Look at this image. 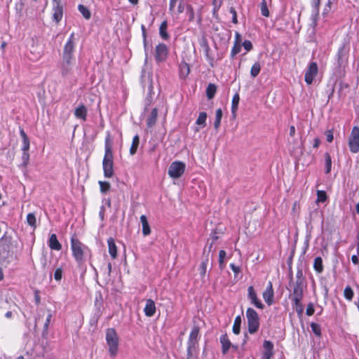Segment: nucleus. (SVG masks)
Wrapping results in <instances>:
<instances>
[{
	"label": "nucleus",
	"instance_id": "nucleus-54",
	"mask_svg": "<svg viewBox=\"0 0 359 359\" xmlns=\"http://www.w3.org/2000/svg\"><path fill=\"white\" fill-rule=\"evenodd\" d=\"M223 0H213L214 13L217 12L222 4Z\"/></svg>",
	"mask_w": 359,
	"mask_h": 359
},
{
	"label": "nucleus",
	"instance_id": "nucleus-59",
	"mask_svg": "<svg viewBox=\"0 0 359 359\" xmlns=\"http://www.w3.org/2000/svg\"><path fill=\"white\" fill-rule=\"evenodd\" d=\"M230 268L233 271V272L235 273V275L238 274L241 271V267L238 266H236L234 264H230Z\"/></svg>",
	"mask_w": 359,
	"mask_h": 359
},
{
	"label": "nucleus",
	"instance_id": "nucleus-45",
	"mask_svg": "<svg viewBox=\"0 0 359 359\" xmlns=\"http://www.w3.org/2000/svg\"><path fill=\"white\" fill-rule=\"evenodd\" d=\"M226 256V252L224 250H221L219 252V266L220 269L224 268V259Z\"/></svg>",
	"mask_w": 359,
	"mask_h": 359
},
{
	"label": "nucleus",
	"instance_id": "nucleus-31",
	"mask_svg": "<svg viewBox=\"0 0 359 359\" xmlns=\"http://www.w3.org/2000/svg\"><path fill=\"white\" fill-rule=\"evenodd\" d=\"M240 101V96L238 93L234 94L231 102V113L233 116H236V113L238 108V104Z\"/></svg>",
	"mask_w": 359,
	"mask_h": 359
},
{
	"label": "nucleus",
	"instance_id": "nucleus-2",
	"mask_svg": "<svg viewBox=\"0 0 359 359\" xmlns=\"http://www.w3.org/2000/svg\"><path fill=\"white\" fill-rule=\"evenodd\" d=\"M102 169L105 177L111 178L114 176L113 141L109 132H107L104 140V155L102 159Z\"/></svg>",
	"mask_w": 359,
	"mask_h": 359
},
{
	"label": "nucleus",
	"instance_id": "nucleus-16",
	"mask_svg": "<svg viewBox=\"0 0 359 359\" xmlns=\"http://www.w3.org/2000/svg\"><path fill=\"white\" fill-rule=\"evenodd\" d=\"M74 116L76 118L86 121L88 116V109L83 104H79L74 110Z\"/></svg>",
	"mask_w": 359,
	"mask_h": 359
},
{
	"label": "nucleus",
	"instance_id": "nucleus-53",
	"mask_svg": "<svg viewBox=\"0 0 359 359\" xmlns=\"http://www.w3.org/2000/svg\"><path fill=\"white\" fill-rule=\"evenodd\" d=\"M242 46L244 47V48L246 50V51H250L252 49V43L249 40H245L243 43H242Z\"/></svg>",
	"mask_w": 359,
	"mask_h": 359
},
{
	"label": "nucleus",
	"instance_id": "nucleus-44",
	"mask_svg": "<svg viewBox=\"0 0 359 359\" xmlns=\"http://www.w3.org/2000/svg\"><path fill=\"white\" fill-rule=\"evenodd\" d=\"M186 11H187V15L189 17V21L193 22L194 20V18H195L194 10L193 6L190 4H187L186 5Z\"/></svg>",
	"mask_w": 359,
	"mask_h": 359
},
{
	"label": "nucleus",
	"instance_id": "nucleus-46",
	"mask_svg": "<svg viewBox=\"0 0 359 359\" xmlns=\"http://www.w3.org/2000/svg\"><path fill=\"white\" fill-rule=\"evenodd\" d=\"M311 328L312 330V332L317 336L320 337L322 334L321 332V327L320 325L316 323H311Z\"/></svg>",
	"mask_w": 359,
	"mask_h": 359
},
{
	"label": "nucleus",
	"instance_id": "nucleus-22",
	"mask_svg": "<svg viewBox=\"0 0 359 359\" xmlns=\"http://www.w3.org/2000/svg\"><path fill=\"white\" fill-rule=\"evenodd\" d=\"M107 245L109 255L112 259H116L118 253L114 239L111 237L107 239Z\"/></svg>",
	"mask_w": 359,
	"mask_h": 359
},
{
	"label": "nucleus",
	"instance_id": "nucleus-34",
	"mask_svg": "<svg viewBox=\"0 0 359 359\" xmlns=\"http://www.w3.org/2000/svg\"><path fill=\"white\" fill-rule=\"evenodd\" d=\"M241 317L240 316H236L232 327V331L235 334H238L241 332Z\"/></svg>",
	"mask_w": 359,
	"mask_h": 359
},
{
	"label": "nucleus",
	"instance_id": "nucleus-61",
	"mask_svg": "<svg viewBox=\"0 0 359 359\" xmlns=\"http://www.w3.org/2000/svg\"><path fill=\"white\" fill-rule=\"evenodd\" d=\"M333 139H334V136H333V133L332 131H328L327 133H326V140L328 142H332L333 141Z\"/></svg>",
	"mask_w": 359,
	"mask_h": 359
},
{
	"label": "nucleus",
	"instance_id": "nucleus-7",
	"mask_svg": "<svg viewBox=\"0 0 359 359\" xmlns=\"http://www.w3.org/2000/svg\"><path fill=\"white\" fill-rule=\"evenodd\" d=\"M168 47L163 43H158L155 48L154 59L157 64L166 61L168 56Z\"/></svg>",
	"mask_w": 359,
	"mask_h": 359
},
{
	"label": "nucleus",
	"instance_id": "nucleus-8",
	"mask_svg": "<svg viewBox=\"0 0 359 359\" xmlns=\"http://www.w3.org/2000/svg\"><path fill=\"white\" fill-rule=\"evenodd\" d=\"M348 146L350 151L353 153L359 151V127L354 126L352 128L351 135L348 140Z\"/></svg>",
	"mask_w": 359,
	"mask_h": 359
},
{
	"label": "nucleus",
	"instance_id": "nucleus-5",
	"mask_svg": "<svg viewBox=\"0 0 359 359\" xmlns=\"http://www.w3.org/2000/svg\"><path fill=\"white\" fill-rule=\"evenodd\" d=\"M248 321V330L251 334L256 333L259 328V317L257 312L252 308H248L246 311Z\"/></svg>",
	"mask_w": 359,
	"mask_h": 359
},
{
	"label": "nucleus",
	"instance_id": "nucleus-36",
	"mask_svg": "<svg viewBox=\"0 0 359 359\" xmlns=\"http://www.w3.org/2000/svg\"><path fill=\"white\" fill-rule=\"evenodd\" d=\"M261 71V65L259 62H255L250 69V75L255 78L257 76Z\"/></svg>",
	"mask_w": 359,
	"mask_h": 359
},
{
	"label": "nucleus",
	"instance_id": "nucleus-50",
	"mask_svg": "<svg viewBox=\"0 0 359 359\" xmlns=\"http://www.w3.org/2000/svg\"><path fill=\"white\" fill-rule=\"evenodd\" d=\"M63 270L62 268H57L54 273V278L56 281H60L62 278Z\"/></svg>",
	"mask_w": 359,
	"mask_h": 359
},
{
	"label": "nucleus",
	"instance_id": "nucleus-62",
	"mask_svg": "<svg viewBox=\"0 0 359 359\" xmlns=\"http://www.w3.org/2000/svg\"><path fill=\"white\" fill-rule=\"evenodd\" d=\"M311 4L316 9L318 10L320 4V0H311Z\"/></svg>",
	"mask_w": 359,
	"mask_h": 359
},
{
	"label": "nucleus",
	"instance_id": "nucleus-58",
	"mask_svg": "<svg viewBox=\"0 0 359 359\" xmlns=\"http://www.w3.org/2000/svg\"><path fill=\"white\" fill-rule=\"evenodd\" d=\"M22 158L23 160V163L25 165H26L28 162H29V154L28 151H23L22 153Z\"/></svg>",
	"mask_w": 359,
	"mask_h": 359
},
{
	"label": "nucleus",
	"instance_id": "nucleus-27",
	"mask_svg": "<svg viewBox=\"0 0 359 359\" xmlns=\"http://www.w3.org/2000/svg\"><path fill=\"white\" fill-rule=\"evenodd\" d=\"M157 117H158V110L156 108H154L151 110V114L147 118V127H149V128L153 127L156 123Z\"/></svg>",
	"mask_w": 359,
	"mask_h": 359
},
{
	"label": "nucleus",
	"instance_id": "nucleus-29",
	"mask_svg": "<svg viewBox=\"0 0 359 359\" xmlns=\"http://www.w3.org/2000/svg\"><path fill=\"white\" fill-rule=\"evenodd\" d=\"M222 116H223L222 109L221 108L217 109L216 110L215 118V121H214V128L216 131H217L220 127Z\"/></svg>",
	"mask_w": 359,
	"mask_h": 359
},
{
	"label": "nucleus",
	"instance_id": "nucleus-10",
	"mask_svg": "<svg viewBox=\"0 0 359 359\" xmlns=\"http://www.w3.org/2000/svg\"><path fill=\"white\" fill-rule=\"evenodd\" d=\"M248 297L250 300L251 304H252L256 308L259 309H263L264 308V305L258 298L257 292L254 287L252 285L249 286L248 288Z\"/></svg>",
	"mask_w": 359,
	"mask_h": 359
},
{
	"label": "nucleus",
	"instance_id": "nucleus-6",
	"mask_svg": "<svg viewBox=\"0 0 359 359\" xmlns=\"http://www.w3.org/2000/svg\"><path fill=\"white\" fill-rule=\"evenodd\" d=\"M186 165L182 161L172 162L168 168V175L174 179L180 178L184 172Z\"/></svg>",
	"mask_w": 359,
	"mask_h": 359
},
{
	"label": "nucleus",
	"instance_id": "nucleus-52",
	"mask_svg": "<svg viewBox=\"0 0 359 359\" xmlns=\"http://www.w3.org/2000/svg\"><path fill=\"white\" fill-rule=\"evenodd\" d=\"M230 13L232 15V22L233 24L238 23L237 13L233 7H231L229 9Z\"/></svg>",
	"mask_w": 359,
	"mask_h": 359
},
{
	"label": "nucleus",
	"instance_id": "nucleus-14",
	"mask_svg": "<svg viewBox=\"0 0 359 359\" xmlns=\"http://www.w3.org/2000/svg\"><path fill=\"white\" fill-rule=\"evenodd\" d=\"M53 6V20L58 23L63 16V7L60 4V0H54Z\"/></svg>",
	"mask_w": 359,
	"mask_h": 359
},
{
	"label": "nucleus",
	"instance_id": "nucleus-43",
	"mask_svg": "<svg viewBox=\"0 0 359 359\" xmlns=\"http://www.w3.org/2000/svg\"><path fill=\"white\" fill-rule=\"evenodd\" d=\"M354 292L351 286H346L344 290V297L348 301H351L353 298Z\"/></svg>",
	"mask_w": 359,
	"mask_h": 359
},
{
	"label": "nucleus",
	"instance_id": "nucleus-9",
	"mask_svg": "<svg viewBox=\"0 0 359 359\" xmlns=\"http://www.w3.org/2000/svg\"><path fill=\"white\" fill-rule=\"evenodd\" d=\"M318 72V65L316 62H311L309 63V67L306 71L304 80L308 85H311L315 77L317 76Z\"/></svg>",
	"mask_w": 359,
	"mask_h": 359
},
{
	"label": "nucleus",
	"instance_id": "nucleus-18",
	"mask_svg": "<svg viewBox=\"0 0 359 359\" xmlns=\"http://www.w3.org/2000/svg\"><path fill=\"white\" fill-rule=\"evenodd\" d=\"M198 345L187 344V359H198Z\"/></svg>",
	"mask_w": 359,
	"mask_h": 359
},
{
	"label": "nucleus",
	"instance_id": "nucleus-57",
	"mask_svg": "<svg viewBox=\"0 0 359 359\" xmlns=\"http://www.w3.org/2000/svg\"><path fill=\"white\" fill-rule=\"evenodd\" d=\"M30 52L32 54L34 55L35 59H39L42 56V54H43V52L41 50H36V48L34 50L31 49Z\"/></svg>",
	"mask_w": 359,
	"mask_h": 359
},
{
	"label": "nucleus",
	"instance_id": "nucleus-20",
	"mask_svg": "<svg viewBox=\"0 0 359 359\" xmlns=\"http://www.w3.org/2000/svg\"><path fill=\"white\" fill-rule=\"evenodd\" d=\"M48 246L51 250L59 251L62 249V245L58 241L56 234L52 233L48 239Z\"/></svg>",
	"mask_w": 359,
	"mask_h": 359
},
{
	"label": "nucleus",
	"instance_id": "nucleus-64",
	"mask_svg": "<svg viewBox=\"0 0 359 359\" xmlns=\"http://www.w3.org/2000/svg\"><path fill=\"white\" fill-rule=\"evenodd\" d=\"M34 299H35V303L38 305L40 304L41 302V298H40V296L39 295V292L38 291H36L35 292V297H34Z\"/></svg>",
	"mask_w": 359,
	"mask_h": 359
},
{
	"label": "nucleus",
	"instance_id": "nucleus-41",
	"mask_svg": "<svg viewBox=\"0 0 359 359\" xmlns=\"http://www.w3.org/2000/svg\"><path fill=\"white\" fill-rule=\"evenodd\" d=\"M27 222L33 229L36 228V219L35 215L32 212L28 213L27 215Z\"/></svg>",
	"mask_w": 359,
	"mask_h": 359
},
{
	"label": "nucleus",
	"instance_id": "nucleus-25",
	"mask_svg": "<svg viewBox=\"0 0 359 359\" xmlns=\"http://www.w3.org/2000/svg\"><path fill=\"white\" fill-rule=\"evenodd\" d=\"M140 222L142 225V234L144 236H149L151 233V229L147 216L144 215H141Z\"/></svg>",
	"mask_w": 359,
	"mask_h": 359
},
{
	"label": "nucleus",
	"instance_id": "nucleus-51",
	"mask_svg": "<svg viewBox=\"0 0 359 359\" xmlns=\"http://www.w3.org/2000/svg\"><path fill=\"white\" fill-rule=\"evenodd\" d=\"M315 309H314V305L312 302H310L308 304L306 310V314L308 316H311L314 314Z\"/></svg>",
	"mask_w": 359,
	"mask_h": 359
},
{
	"label": "nucleus",
	"instance_id": "nucleus-26",
	"mask_svg": "<svg viewBox=\"0 0 359 359\" xmlns=\"http://www.w3.org/2000/svg\"><path fill=\"white\" fill-rule=\"evenodd\" d=\"M305 285L304 280L301 278H298L293 285L292 292L299 294H304Z\"/></svg>",
	"mask_w": 359,
	"mask_h": 359
},
{
	"label": "nucleus",
	"instance_id": "nucleus-19",
	"mask_svg": "<svg viewBox=\"0 0 359 359\" xmlns=\"http://www.w3.org/2000/svg\"><path fill=\"white\" fill-rule=\"evenodd\" d=\"M219 341L222 344V353L223 355H226L229 351V348L232 346L231 342L230 341L229 337L226 334H224L221 335L219 338Z\"/></svg>",
	"mask_w": 359,
	"mask_h": 359
},
{
	"label": "nucleus",
	"instance_id": "nucleus-63",
	"mask_svg": "<svg viewBox=\"0 0 359 359\" xmlns=\"http://www.w3.org/2000/svg\"><path fill=\"white\" fill-rule=\"evenodd\" d=\"M241 43V36L238 32H236L235 34V41L234 43Z\"/></svg>",
	"mask_w": 359,
	"mask_h": 359
},
{
	"label": "nucleus",
	"instance_id": "nucleus-24",
	"mask_svg": "<svg viewBox=\"0 0 359 359\" xmlns=\"http://www.w3.org/2000/svg\"><path fill=\"white\" fill-rule=\"evenodd\" d=\"M302 299H294L292 301V309L295 310L297 316L299 318L302 317L304 313V306L303 304H302Z\"/></svg>",
	"mask_w": 359,
	"mask_h": 359
},
{
	"label": "nucleus",
	"instance_id": "nucleus-40",
	"mask_svg": "<svg viewBox=\"0 0 359 359\" xmlns=\"http://www.w3.org/2000/svg\"><path fill=\"white\" fill-rule=\"evenodd\" d=\"M78 9L79 12L82 14V15L86 18V20H88L91 17V13L89 9L86 7L85 6L80 4L78 6Z\"/></svg>",
	"mask_w": 359,
	"mask_h": 359
},
{
	"label": "nucleus",
	"instance_id": "nucleus-23",
	"mask_svg": "<svg viewBox=\"0 0 359 359\" xmlns=\"http://www.w3.org/2000/svg\"><path fill=\"white\" fill-rule=\"evenodd\" d=\"M20 135L22 140V151H28L30 147V142L27 135L22 128L20 129Z\"/></svg>",
	"mask_w": 359,
	"mask_h": 359
},
{
	"label": "nucleus",
	"instance_id": "nucleus-48",
	"mask_svg": "<svg viewBox=\"0 0 359 359\" xmlns=\"http://www.w3.org/2000/svg\"><path fill=\"white\" fill-rule=\"evenodd\" d=\"M327 198V194L325 191L318 190L317 191V201L323 203Z\"/></svg>",
	"mask_w": 359,
	"mask_h": 359
},
{
	"label": "nucleus",
	"instance_id": "nucleus-56",
	"mask_svg": "<svg viewBox=\"0 0 359 359\" xmlns=\"http://www.w3.org/2000/svg\"><path fill=\"white\" fill-rule=\"evenodd\" d=\"M185 8H186V6H185L184 4L183 3L182 0L180 1L178 4V6H177L176 13H177V14L182 13L184 11Z\"/></svg>",
	"mask_w": 359,
	"mask_h": 359
},
{
	"label": "nucleus",
	"instance_id": "nucleus-42",
	"mask_svg": "<svg viewBox=\"0 0 359 359\" xmlns=\"http://www.w3.org/2000/svg\"><path fill=\"white\" fill-rule=\"evenodd\" d=\"M325 173L328 174L330 172L332 169V158L329 153L325 154Z\"/></svg>",
	"mask_w": 359,
	"mask_h": 359
},
{
	"label": "nucleus",
	"instance_id": "nucleus-12",
	"mask_svg": "<svg viewBox=\"0 0 359 359\" xmlns=\"http://www.w3.org/2000/svg\"><path fill=\"white\" fill-rule=\"evenodd\" d=\"M211 248H212V244L209 246L207 254H205L206 248H205L203 249V255H202V261L200 264L199 269H198V270L200 271V275L202 278L205 277V276L206 274L207 266H208V264L209 262L208 255H209V252L211 250Z\"/></svg>",
	"mask_w": 359,
	"mask_h": 359
},
{
	"label": "nucleus",
	"instance_id": "nucleus-15",
	"mask_svg": "<svg viewBox=\"0 0 359 359\" xmlns=\"http://www.w3.org/2000/svg\"><path fill=\"white\" fill-rule=\"evenodd\" d=\"M200 337V327L198 325H194L189 334L187 344L198 345Z\"/></svg>",
	"mask_w": 359,
	"mask_h": 359
},
{
	"label": "nucleus",
	"instance_id": "nucleus-39",
	"mask_svg": "<svg viewBox=\"0 0 359 359\" xmlns=\"http://www.w3.org/2000/svg\"><path fill=\"white\" fill-rule=\"evenodd\" d=\"M200 45L202 47V48L203 49V51L205 53V55L206 56V57L209 58L210 57L209 53L210 51V48L208 44V40L205 38H203L200 43Z\"/></svg>",
	"mask_w": 359,
	"mask_h": 359
},
{
	"label": "nucleus",
	"instance_id": "nucleus-33",
	"mask_svg": "<svg viewBox=\"0 0 359 359\" xmlns=\"http://www.w3.org/2000/svg\"><path fill=\"white\" fill-rule=\"evenodd\" d=\"M207 113L205 111H202L199 113V115L196 121V124L198 126H201L202 128H204L206 126V119H207Z\"/></svg>",
	"mask_w": 359,
	"mask_h": 359
},
{
	"label": "nucleus",
	"instance_id": "nucleus-28",
	"mask_svg": "<svg viewBox=\"0 0 359 359\" xmlns=\"http://www.w3.org/2000/svg\"><path fill=\"white\" fill-rule=\"evenodd\" d=\"M168 29V22L166 20H164L161 22L159 27V34L161 37L164 40H168L170 38V35L167 32Z\"/></svg>",
	"mask_w": 359,
	"mask_h": 359
},
{
	"label": "nucleus",
	"instance_id": "nucleus-4",
	"mask_svg": "<svg viewBox=\"0 0 359 359\" xmlns=\"http://www.w3.org/2000/svg\"><path fill=\"white\" fill-rule=\"evenodd\" d=\"M106 341L109 346V353L111 357L117 355L118 351L119 339L114 328H108L106 330Z\"/></svg>",
	"mask_w": 359,
	"mask_h": 359
},
{
	"label": "nucleus",
	"instance_id": "nucleus-17",
	"mask_svg": "<svg viewBox=\"0 0 359 359\" xmlns=\"http://www.w3.org/2000/svg\"><path fill=\"white\" fill-rule=\"evenodd\" d=\"M156 311V307L154 301L151 299H147L144 308L145 316L147 317H152L154 316Z\"/></svg>",
	"mask_w": 359,
	"mask_h": 359
},
{
	"label": "nucleus",
	"instance_id": "nucleus-1",
	"mask_svg": "<svg viewBox=\"0 0 359 359\" xmlns=\"http://www.w3.org/2000/svg\"><path fill=\"white\" fill-rule=\"evenodd\" d=\"M76 49L75 35L72 33L67 41L64 46L62 62L60 65V72L62 77L69 75L75 63L74 52Z\"/></svg>",
	"mask_w": 359,
	"mask_h": 359
},
{
	"label": "nucleus",
	"instance_id": "nucleus-21",
	"mask_svg": "<svg viewBox=\"0 0 359 359\" xmlns=\"http://www.w3.org/2000/svg\"><path fill=\"white\" fill-rule=\"evenodd\" d=\"M190 73V67L185 61H182L179 65V75L181 79H186Z\"/></svg>",
	"mask_w": 359,
	"mask_h": 359
},
{
	"label": "nucleus",
	"instance_id": "nucleus-60",
	"mask_svg": "<svg viewBox=\"0 0 359 359\" xmlns=\"http://www.w3.org/2000/svg\"><path fill=\"white\" fill-rule=\"evenodd\" d=\"M290 298L291 299L292 301L294 299H303L304 294H299L292 292V294L290 296Z\"/></svg>",
	"mask_w": 359,
	"mask_h": 359
},
{
	"label": "nucleus",
	"instance_id": "nucleus-30",
	"mask_svg": "<svg viewBox=\"0 0 359 359\" xmlns=\"http://www.w3.org/2000/svg\"><path fill=\"white\" fill-rule=\"evenodd\" d=\"M217 92V86L214 83H209L208 86L206 88V96L208 100L212 99Z\"/></svg>",
	"mask_w": 359,
	"mask_h": 359
},
{
	"label": "nucleus",
	"instance_id": "nucleus-11",
	"mask_svg": "<svg viewBox=\"0 0 359 359\" xmlns=\"http://www.w3.org/2000/svg\"><path fill=\"white\" fill-rule=\"evenodd\" d=\"M262 297L268 306H271L274 303V291L271 281L268 283L265 290L263 292Z\"/></svg>",
	"mask_w": 359,
	"mask_h": 359
},
{
	"label": "nucleus",
	"instance_id": "nucleus-47",
	"mask_svg": "<svg viewBox=\"0 0 359 359\" xmlns=\"http://www.w3.org/2000/svg\"><path fill=\"white\" fill-rule=\"evenodd\" d=\"M241 50V43H233V46L231 50V57H234Z\"/></svg>",
	"mask_w": 359,
	"mask_h": 359
},
{
	"label": "nucleus",
	"instance_id": "nucleus-13",
	"mask_svg": "<svg viewBox=\"0 0 359 359\" xmlns=\"http://www.w3.org/2000/svg\"><path fill=\"white\" fill-rule=\"evenodd\" d=\"M264 351L262 359H271L273 355V344L271 341L265 340L263 343Z\"/></svg>",
	"mask_w": 359,
	"mask_h": 359
},
{
	"label": "nucleus",
	"instance_id": "nucleus-35",
	"mask_svg": "<svg viewBox=\"0 0 359 359\" xmlns=\"http://www.w3.org/2000/svg\"><path fill=\"white\" fill-rule=\"evenodd\" d=\"M313 269L317 273H322L323 271V259L320 257H316L313 262Z\"/></svg>",
	"mask_w": 359,
	"mask_h": 359
},
{
	"label": "nucleus",
	"instance_id": "nucleus-32",
	"mask_svg": "<svg viewBox=\"0 0 359 359\" xmlns=\"http://www.w3.org/2000/svg\"><path fill=\"white\" fill-rule=\"evenodd\" d=\"M140 144V137L138 135H136L133 138L132 144L130 148V154L134 155L137 151V148Z\"/></svg>",
	"mask_w": 359,
	"mask_h": 359
},
{
	"label": "nucleus",
	"instance_id": "nucleus-3",
	"mask_svg": "<svg viewBox=\"0 0 359 359\" xmlns=\"http://www.w3.org/2000/svg\"><path fill=\"white\" fill-rule=\"evenodd\" d=\"M70 243L72 256L77 264L81 266L85 262L86 254L87 252H90V250L75 236H72Z\"/></svg>",
	"mask_w": 359,
	"mask_h": 359
},
{
	"label": "nucleus",
	"instance_id": "nucleus-37",
	"mask_svg": "<svg viewBox=\"0 0 359 359\" xmlns=\"http://www.w3.org/2000/svg\"><path fill=\"white\" fill-rule=\"evenodd\" d=\"M260 11L263 16L268 18L270 15L269 10L268 8L266 0H262L260 4Z\"/></svg>",
	"mask_w": 359,
	"mask_h": 359
},
{
	"label": "nucleus",
	"instance_id": "nucleus-55",
	"mask_svg": "<svg viewBox=\"0 0 359 359\" xmlns=\"http://www.w3.org/2000/svg\"><path fill=\"white\" fill-rule=\"evenodd\" d=\"M179 0H170L169 1V12L170 13H175V8Z\"/></svg>",
	"mask_w": 359,
	"mask_h": 359
},
{
	"label": "nucleus",
	"instance_id": "nucleus-49",
	"mask_svg": "<svg viewBox=\"0 0 359 359\" xmlns=\"http://www.w3.org/2000/svg\"><path fill=\"white\" fill-rule=\"evenodd\" d=\"M48 316H47L46 319V322H45V323L43 325V332H48V327H49V325H50L51 318L53 317L51 311L50 310H48Z\"/></svg>",
	"mask_w": 359,
	"mask_h": 359
},
{
	"label": "nucleus",
	"instance_id": "nucleus-38",
	"mask_svg": "<svg viewBox=\"0 0 359 359\" xmlns=\"http://www.w3.org/2000/svg\"><path fill=\"white\" fill-rule=\"evenodd\" d=\"M98 184L100 185V191L103 194L107 193L111 189V184L108 182L99 181Z\"/></svg>",
	"mask_w": 359,
	"mask_h": 359
}]
</instances>
